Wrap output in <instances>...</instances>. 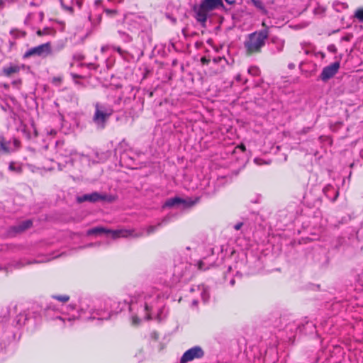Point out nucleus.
Masks as SVG:
<instances>
[{
  "instance_id": "f257e3e1",
  "label": "nucleus",
  "mask_w": 363,
  "mask_h": 363,
  "mask_svg": "<svg viewBox=\"0 0 363 363\" xmlns=\"http://www.w3.org/2000/svg\"><path fill=\"white\" fill-rule=\"evenodd\" d=\"M267 31H255L248 34L243 43L245 55L251 57L259 55L267 40Z\"/></svg>"
},
{
  "instance_id": "f03ea898",
  "label": "nucleus",
  "mask_w": 363,
  "mask_h": 363,
  "mask_svg": "<svg viewBox=\"0 0 363 363\" xmlns=\"http://www.w3.org/2000/svg\"><path fill=\"white\" fill-rule=\"evenodd\" d=\"M223 5L222 0H204L199 7H194L196 21L204 25L207 21L208 13Z\"/></svg>"
},
{
  "instance_id": "7ed1b4c3",
  "label": "nucleus",
  "mask_w": 363,
  "mask_h": 363,
  "mask_svg": "<svg viewBox=\"0 0 363 363\" xmlns=\"http://www.w3.org/2000/svg\"><path fill=\"white\" fill-rule=\"evenodd\" d=\"M94 114L93 121L101 128H104L108 118L113 115V109L109 106L99 103L94 104Z\"/></svg>"
},
{
  "instance_id": "20e7f679",
  "label": "nucleus",
  "mask_w": 363,
  "mask_h": 363,
  "mask_svg": "<svg viewBox=\"0 0 363 363\" xmlns=\"http://www.w3.org/2000/svg\"><path fill=\"white\" fill-rule=\"evenodd\" d=\"M52 52L51 43H46L44 44H41L38 46L32 48L28 50L23 55L24 58H28L32 56H39L45 57L50 55Z\"/></svg>"
},
{
  "instance_id": "39448f33",
  "label": "nucleus",
  "mask_w": 363,
  "mask_h": 363,
  "mask_svg": "<svg viewBox=\"0 0 363 363\" xmlns=\"http://www.w3.org/2000/svg\"><path fill=\"white\" fill-rule=\"evenodd\" d=\"M117 197L113 195L101 194L98 192H93L89 194H84L77 198L79 203L84 201L96 202L99 201H105L109 203L113 202L116 200Z\"/></svg>"
},
{
  "instance_id": "423d86ee",
  "label": "nucleus",
  "mask_w": 363,
  "mask_h": 363,
  "mask_svg": "<svg viewBox=\"0 0 363 363\" xmlns=\"http://www.w3.org/2000/svg\"><path fill=\"white\" fill-rule=\"evenodd\" d=\"M108 233H110L113 239L120 238H127L130 237L138 238L143 237L144 235L143 231L136 233L134 229H120L116 230H108Z\"/></svg>"
},
{
  "instance_id": "0eeeda50",
  "label": "nucleus",
  "mask_w": 363,
  "mask_h": 363,
  "mask_svg": "<svg viewBox=\"0 0 363 363\" xmlns=\"http://www.w3.org/2000/svg\"><path fill=\"white\" fill-rule=\"evenodd\" d=\"M204 355L203 350L199 347H194L186 350L181 358V363H187L195 359L201 358Z\"/></svg>"
},
{
  "instance_id": "6e6552de",
  "label": "nucleus",
  "mask_w": 363,
  "mask_h": 363,
  "mask_svg": "<svg viewBox=\"0 0 363 363\" xmlns=\"http://www.w3.org/2000/svg\"><path fill=\"white\" fill-rule=\"evenodd\" d=\"M340 67V62H335L330 65L325 67L320 74V78L323 82H327L337 73Z\"/></svg>"
},
{
  "instance_id": "1a4fd4ad",
  "label": "nucleus",
  "mask_w": 363,
  "mask_h": 363,
  "mask_svg": "<svg viewBox=\"0 0 363 363\" xmlns=\"http://www.w3.org/2000/svg\"><path fill=\"white\" fill-rule=\"evenodd\" d=\"M325 195L330 199L332 201H335L339 196V191L335 189L332 185L328 184L323 189Z\"/></svg>"
},
{
  "instance_id": "9d476101",
  "label": "nucleus",
  "mask_w": 363,
  "mask_h": 363,
  "mask_svg": "<svg viewBox=\"0 0 363 363\" xmlns=\"http://www.w3.org/2000/svg\"><path fill=\"white\" fill-rule=\"evenodd\" d=\"M32 225L33 221L31 220H26L21 222L18 225L13 226L12 229L15 233H20L26 230L27 229H29Z\"/></svg>"
},
{
  "instance_id": "9b49d317",
  "label": "nucleus",
  "mask_w": 363,
  "mask_h": 363,
  "mask_svg": "<svg viewBox=\"0 0 363 363\" xmlns=\"http://www.w3.org/2000/svg\"><path fill=\"white\" fill-rule=\"evenodd\" d=\"M108 230H107L104 228H102V227H96V228H91V229L88 230L86 231V235L90 236V235H93L103 233H108Z\"/></svg>"
},
{
  "instance_id": "f8f14e48",
  "label": "nucleus",
  "mask_w": 363,
  "mask_h": 363,
  "mask_svg": "<svg viewBox=\"0 0 363 363\" xmlns=\"http://www.w3.org/2000/svg\"><path fill=\"white\" fill-rule=\"evenodd\" d=\"M185 203V201L179 197H174L167 200L165 203V206L168 207H172L176 204Z\"/></svg>"
},
{
  "instance_id": "ddd939ff",
  "label": "nucleus",
  "mask_w": 363,
  "mask_h": 363,
  "mask_svg": "<svg viewBox=\"0 0 363 363\" xmlns=\"http://www.w3.org/2000/svg\"><path fill=\"white\" fill-rule=\"evenodd\" d=\"M55 33V30L52 28L50 27H45L43 29L40 30L39 29L37 30L36 34L38 36H43V35H52Z\"/></svg>"
},
{
  "instance_id": "4468645a",
  "label": "nucleus",
  "mask_w": 363,
  "mask_h": 363,
  "mask_svg": "<svg viewBox=\"0 0 363 363\" xmlns=\"http://www.w3.org/2000/svg\"><path fill=\"white\" fill-rule=\"evenodd\" d=\"M19 70V67L16 65L10 66L4 69V73L6 76L10 77L12 74L18 72Z\"/></svg>"
},
{
  "instance_id": "2eb2a0df",
  "label": "nucleus",
  "mask_w": 363,
  "mask_h": 363,
  "mask_svg": "<svg viewBox=\"0 0 363 363\" xmlns=\"http://www.w3.org/2000/svg\"><path fill=\"white\" fill-rule=\"evenodd\" d=\"M3 151L4 153H9L10 150L9 147V143H7L4 137L0 138V152Z\"/></svg>"
},
{
  "instance_id": "dca6fc26",
  "label": "nucleus",
  "mask_w": 363,
  "mask_h": 363,
  "mask_svg": "<svg viewBox=\"0 0 363 363\" xmlns=\"http://www.w3.org/2000/svg\"><path fill=\"white\" fill-rule=\"evenodd\" d=\"M9 169L12 172H16L18 174H21L23 172V167L21 165L16 166L14 162H11L9 165Z\"/></svg>"
},
{
  "instance_id": "f3484780",
  "label": "nucleus",
  "mask_w": 363,
  "mask_h": 363,
  "mask_svg": "<svg viewBox=\"0 0 363 363\" xmlns=\"http://www.w3.org/2000/svg\"><path fill=\"white\" fill-rule=\"evenodd\" d=\"M255 5V7L259 9L263 14H267V11L263 6V4L262 1L259 0H251Z\"/></svg>"
},
{
  "instance_id": "a211bd4d",
  "label": "nucleus",
  "mask_w": 363,
  "mask_h": 363,
  "mask_svg": "<svg viewBox=\"0 0 363 363\" xmlns=\"http://www.w3.org/2000/svg\"><path fill=\"white\" fill-rule=\"evenodd\" d=\"M162 225V223H159L157 225H149L147 228V235H150L152 233H154L159 227H160L161 225Z\"/></svg>"
},
{
  "instance_id": "6ab92c4d",
  "label": "nucleus",
  "mask_w": 363,
  "mask_h": 363,
  "mask_svg": "<svg viewBox=\"0 0 363 363\" xmlns=\"http://www.w3.org/2000/svg\"><path fill=\"white\" fill-rule=\"evenodd\" d=\"M52 298L62 303H67L69 300V296L68 295H55L52 296Z\"/></svg>"
},
{
  "instance_id": "aec40b11",
  "label": "nucleus",
  "mask_w": 363,
  "mask_h": 363,
  "mask_svg": "<svg viewBox=\"0 0 363 363\" xmlns=\"http://www.w3.org/2000/svg\"><path fill=\"white\" fill-rule=\"evenodd\" d=\"M354 18L359 22H363V8H359L355 11Z\"/></svg>"
},
{
  "instance_id": "412c9836",
  "label": "nucleus",
  "mask_w": 363,
  "mask_h": 363,
  "mask_svg": "<svg viewBox=\"0 0 363 363\" xmlns=\"http://www.w3.org/2000/svg\"><path fill=\"white\" fill-rule=\"evenodd\" d=\"M11 34L14 35L16 38H24L26 35V33L24 31H20L18 30H12Z\"/></svg>"
},
{
  "instance_id": "4be33fe9",
  "label": "nucleus",
  "mask_w": 363,
  "mask_h": 363,
  "mask_svg": "<svg viewBox=\"0 0 363 363\" xmlns=\"http://www.w3.org/2000/svg\"><path fill=\"white\" fill-rule=\"evenodd\" d=\"M254 162L257 164V165H262V164H269L270 162H265L263 160L260 159V158H255L254 159Z\"/></svg>"
},
{
  "instance_id": "5701e85b",
  "label": "nucleus",
  "mask_w": 363,
  "mask_h": 363,
  "mask_svg": "<svg viewBox=\"0 0 363 363\" xmlns=\"http://www.w3.org/2000/svg\"><path fill=\"white\" fill-rule=\"evenodd\" d=\"M262 26L264 28L262 30H259V31H267V38H269V27L267 25L266 22L264 21L262 22Z\"/></svg>"
},
{
  "instance_id": "b1692460",
  "label": "nucleus",
  "mask_w": 363,
  "mask_h": 363,
  "mask_svg": "<svg viewBox=\"0 0 363 363\" xmlns=\"http://www.w3.org/2000/svg\"><path fill=\"white\" fill-rule=\"evenodd\" d=\"M62 82V77H55L52 78V83L60 85Z\"/></svg>"
},
{
  "instance_id": "393cba45",
  "label": "nucleus",
  "mask_w": 363,
  "mask_h": 363,
  "mask_svg": "<svg viewBox=\"0 0 363 363\" xmlns=\"http://www.w3.org/2000/svg\"><path fill=\"white\" fill-rule=\"evenodd\" d=\"M258 71H259V69L256 67H251L248 69V72L252 74H254V75H256L257 74Z\"/></svg>"
},
{
  "instance_id": "a878e982",
  "label": "nucleus",
  "mask_w": 363,
  "mask_h": 363,
  "mask_svg": "<svg viewBox=\"0 0 363 363\" xmlns=\"http://www.w3.org/2000/svg\"><path fill=\"white\" fill-rule=\"evenodd\" d=\"M197 265H198V269H199V270H203V271H205V270H206V269H206V268H203L204 262H203L202 260H199V261L198 262Z\"/></svg>"
},
{
  "instance_id": "bb28decb",
  "label": "nucleus",
  "mask_w": 363,
  "mask_h": 363,
  "mask_svg": "<svg viewBox=\"0 0 363 363\" xmlns=\"http://www.w3.org/2000/svg\"><path fill=\"white\" fill-rule=\"evenodd\" d=\"M210 61V59L207 58L206 57H202L201 58V62L202 65H208Z\"/></svg>"
},
{
  "instance_id": "cd10ccee",
  "label": "nucleus",
  "mask_w": 363,
  "mask_h": 363,
  "mask_svg": "<svg viewBox=\"0 0 363 363\" xmlns=\"http://www.w3.org/2000/svg\"><path fill=\"white\" fill-rule=\"evenodd\" d=\"M105 12L108 15H116L117 13V11L116 10L112 9H105Z\"/></svg>"
},
{
  "instance_id": "c85d7f7f",
  "label": "nucleus",
  "mask_w": 363,
  "mask_h": 363,
  "mask_svg": "<svg viewBox=\"0 0 363 363\" xmlns=\"http://www.w3.org/2000/svg\"><path fill=\"white\" fill-rule=\"evenodd\" d=\"M243 225V223L242 222L240 223H237L235 226H234V228L236 230H239L242 226Z\"/></svg>"
},
{
  "instance_id": "c756f323",
  "label": "nucleus",
  "mask_w": 363,
  "mask_h": 363,
  "mask_svg": "<svg viewBox=\"0 0 363 363\" xmlns=\"http://www.w3.org/2000/svg\"><path fill=\"white\" fill-rule=\"evenodd\" d=\"M114 50H116L121 55L123 54V50L121 47H116V48H114Z\"/></svg>"
},
{
  "instance_id": "7c9ffc66",
  "label": "nucleus",
  "mask_w": 363,
  "mask_h": 363,
  "mask_svg": "<svg viewBox=\"0 0 363 363\" xmlns=\"http://www.w3.org/2000/svg\"><path fill=\"white\" fill-rule=\"evenodd\" d=\"M238 148H240L242 151H245L246 148H245V145L243 144H240L239 146H238Z\"/></svg>"
},
{
  "instance_id": "2f4dec72",
  "label": "nucleus",
  "mask_w": 363,
  "mask_h": 363,
  "mask_svg": "<svg viewBox=\"0 0 363 363\" xmlns=\"http://www.w3.org/2000/svg\"><path fill=\"white\" fill-rule=\"evenodd\" d=\"M328 50L330 51H332V52H335L336 51V48L334 45H331L328 48Z\"/></svg>"
},
{
  "instance_id": "473e14b6",
  "label": "nucleus",
  "mask_w": 363,
  "mask_h": 363,
  "mask_svg": "<svg viewBox=\"0 0 363 363\" xmlns=\"http://www.w3.org/2000/svg\"><path fill=\"white\" fill-rule=\"evenodd\" d=\"M199 198H197L195 201H191V202L190 203L189 206H194V205H195V204L199 201Z\"/></svg>"
},
{
  "instance_id": "72a5a7b5",
  "label": "nucleus",
  "mask_w": 363,
  "mask_h": 363,
  "mask_svg": "<svg viewBox=\"0 0 363 363\" xmlns=\"http://www.w3.org/2000/svg\"><path fill=\"white\" fill-rule=\"evenodd\" d=\"M221 60H222V58H221V57L214 58V59H213V62H216V63H218V62H219Z\"/></svg>"
},
{
  "instance_id": "f704fd0d",
  "label": "nucleus",
  "mask_w": 363,
  "mask_h": 363,
  "mask_svg": "<svg viewBox=\"0 0 363 363\" xmlns=\"http://www.w3.org/2000/svg\"><path fill=\"white\" fill-rule=\"evenodd\" d=\"M65 9H67V10L71 11V12L73 11V9L72 7H65Z\"/></svg>"
},
{
  "instance_id": "c9c22d12",
  "label": "nucleus",
  "mask_w": 363,
  "mask_h": 363,
  "mask_svg": "<svg viewBox=\"0 0 363 363\" xmlns=\"http://www.w3.org/2000/svg\"><path fill=\"white\" fill-rule=\"evenodd\" d=\"M4 2L2 0H0V7L3 5Z\"/></svg>"
},
{
  "instance_id": "e433bc0d",
  "label": "nucleus",
  "mask_w": 363,
  "mask_h": 363,
  "mask_svg": "<svg viewBox=\"0 0 363 363\" xmlns=\"http://www.w3.org/2000/svg\"><path fill=\"white\" fill-rule=\"evenodd\" d=\"M145 309L147 310L148 309V306L147 304H145Z\"/></svg>"
}]
</instances>
